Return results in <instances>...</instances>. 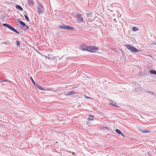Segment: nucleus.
Here are the masks:
<instances>
[{"instance_id": "obj_18", "label": "nucleus", "mask_w": 156, "mask_h": 156, "mask_svg": "<svg viewBox=\"0 0 156 156\" xmlns=\"http://www.w3.org/2000/svg\"><path fill=\"white\" fill-rule=\"evenodd\" d=\"M115 131L117 133L119 134H120L122 133L120 130L118 129H116Z\"/></svg>"}, {"instance_id": "obj_1", "label": "nucleus", "mask_w": 156, "mask_h": 156, "mask_svg": "<svg viewBox=\"0 0 156 156\" xmlns=\"http://www.w3.org/2000/svg\"><path fill=\"white\" fill-rule=\"evenodd\" d=\"M128 49L131 51L132 52L134 53H138L139 52L140 50L137 49L136 48L133 46L130 45V44H127L125 45Z\"/></svg>"}, {"instance_id": "obj_17", "label": "nucleus", "mask_w": 156, "mask_h": 156, "mask_svg": "<svg viewBox=\"0 0 156 156\" xmlns=\"http://www.w3.org/2000/svg\"><path fill=\"white\" fill-rule=\"evenodd\" d=\"M24 16L25 17V19L27 20V22H29L30 21V20L29 19V18H28L27 15H24Z\"/></svg>"}, {"instance_id": "obj_24", "label": "nucleus", "mask_w": 156, "mask_h": 156, "mask_svg": "<svg viewBox=\"0 0 156 156\" xmlns=\"http://www.w3.org/2000/svg\"><path fill=\"white\" fill-rule=\"evenodd\" d=\"M85 98H86V99H92L91 98H90L89 97L86 96H85Z\"/></svg>"}, {"instance_id": "obj_4", "label": "nucleus", "mask_w": 156, "mask_h": 156, "mask_svg": "<svg viewBox=\"0 0 156 156\" xmlns=\"http://www.w3.org/2000/svg\"><path fill=\"white\" fill-rule=\"evenodd\" d=\"M44 7L42 5H38L37 7V11L38 14L40 15L44 13Z\"/></svg>"}, {"instance_id": "obj_22", "label": "nucleus", "mask_w": 156, "mask_h": 156, "mask_svg": "<svg viewBox=\"0 0 156 156\" xmlns=\"http://www.w3.org/2000/svg\"><path fill=\"white\" fill-rule=\"evenodd\" d=\"M30 78L31 79V80L32 81V83L34 84V86H35L36 85H35V82L34 81V80H33L32 78L31 77H30Z\"/></svg>"}, {"instance_id": "obj_29", "label": "nucleus", "mask_w": 156, "mask_h": 156, "mask_svg": "<svg viewBox=\"0 0 156 156\" xmlns=\"http://www.w3.org/2000/svg\"><path fill=\"white\" fill-rule=\"evenodd\" d=\"M7 81H8V80H2L0 82H4Z\"/></svg>"}, {"instance_id": "obj_31", "label": "nucleus", "mask_w": 156, "mask_h": 156, "mask_svg": "<svg viewBox=\"0 0 156 156\" xmlns=\"http://www.w3.org/2000/svg\"><path fill=\"white\" fill-rule=\"evenodd\" d=\"M4 44H7L6 43V42H4Z\"/></svg>"}, {"instance_id": "obj_3", "label": "nucleus", "mask_w": 156, "mask_h": 156, "mask_svg": "<svg viewBox=\"0 0 156 156\" xmlns=\"http://www.w3.org/2000/svg\"><path fill=\"white\" fill-rule=\"evenodd\" d=\"M59 28L61 29H66L67 30H73L75 29L74 27L65 24H63L60 26Z\"/></svg>"}, {"instance_id": "obj_33", "label": "nucleus", "mask_w": 156, "mask_h": 156, "mask_svg": "<svg viewBox=\"0 0 156 156\" xmlns=\"http://www.w3.org/2000/svg\"><path fill=\"white\" fill-rule=\"evenodd\" d=\"M115 20H114V22H116V21H115Z\"/></svg>"}, {"instance_id": "obj_32", "label": "nucleus", "mask_w": 156, "mask_h": 156, "mask_svg": "<svg viewBox=\"0 0 156 156\" xmlns=\"http://www.w3.org/2000/svg\"><path fill=\"white\" fill-rule=\"evenodd\" d=\"M148 154L149 155H150V154H149V153H148Z\"/></svg>"}, {"instance_id": "obj_23", "label": "nucleus", "mask_w": 156, "mask_h": 156, "mask_svg": "<svg viewBox=\"0 0 156 156\" xmlns=\"http://www.w3.org/2000/svg\"><path fill=\"white\" fill-rule=\"evenodd\" d=\"M24 28L25 30H27L28 29H29V27L28 26L26 25V26H25V27Z\"/></svg>"}, {"instance_id": "obj_15", "label": "nucleus", "mask_w": 156, "mask_h": 156, "mask_svg": "<svg viewBox=\"0 0 156 156\" xmlns=\"http://www.w3.org/2000/svg\"><path fill=\"white\" fill-rule=\"evenodd\" d=\"M138 28L136 27H133L132 28V30L134 31H136L138 30Z\"/></svg>"}, {"instance_id": "obj_30", "label": "nucleus", "mask_w": 156, "mask_h": 156, "mask_svg": "<svg viewBox=\"0 0 156 156\" xmlns=\"http://www.w3.org/2000/svg\"><path fill=\"white\" fill-rule=\"evenodd\" d=\"M120 134L122 136H123V137H125L124 135L122 133Z\"/></svg>"}, {"instance_id": "obj_20", "label": "nucleus", "mask_w": 156, "mask_h": 156, "mask_svg": "<svg viewBox=\"0 0 156 156\" xmlns=\"http://www.w3.org/2000/svg\"><path fill=\"white\" fill-rule=\"evenodd\" d=\"M16 44L17 46H18L20 47V41H16Z\"/></svg>"}, {"instance_id": "obj_8", "label": "nucleus", "mask_w": 156, "mask_h": 156, "mask_svg": "<svg viewBox=\"0 0 156 156\" xmlns=\"http://www.w3.org/2000/svg\"><path fill=\"white\" fill-rule=\"evenodd\" d=\"M65 95H67V96H70L72 95L73 94H75V93L73 91H70L67 93H64Z\"/></svg>"}, {"instance_id": "obj_11", "label": "nucleus", "mask_w": 156, "mask_h": 156, "mask_svg": "<svg viewBox=\"0 0 156 156\" xmlns=\"http://www.w3.org/2000/svg\"><path fill=\"white\" fill-rule=\"evenodd\" d=\"M28 2L29 6H31L34 5V2L32 0H28Z\"/></svg>"}, {"instance_id": "obj_14", "label": "nucleus", "mask_w": 156, "mask_h": 156, "mask_svg": "<svg viewBox=\"0 0 156 156\" xmlns=\"http://www.w3.org/2000/svg\"><path fill=\"white\" fill-rule=\"evenodd\" d=\"M150 72L151 74L156 75V71L155 70H150Z\"/></svg>"}, {"instance_id": "obj_12", "label": "nucleus", "mask_w": 156, "mask_h": 156, "mask_svg": "<svg viewBox=\"0 0 156 156\" xmlns=\"http://www.w3.org/2000/svg\"><path fill=\"white\" fill-rule=\"evenodd\" d=\"M16 8L17 9L21 11H23V8L20 5H16Z\"/></svg>"}, {"instance_id": "obj_28", "label": "nucleus", "mask_w": 156, "mask_h": 156, "mask_svg": "<svg viewBox=\"0 0 156 156\" xmlns=\"http://www.w3.org/2000/svg\"><path fill=\"white\" fill-rule=\"evenodd\" d=\"M151 44L153 45H156V42H154L151 43Z\"/></svg>"}, {"instance_id": "obj_13", "label": "nucleus", "mask_w": 156, "mask_h": 156, "mask_svg": "<svg viewBox=\"0 0 156 156\" xmlns=\"http://www.w3.org/2000/svg\"><path fill=\"white\" fill-rule=\"evenodd\" d=\"M113 5H110L109 6H108V10L109 11L112 12V11L113 10Z\"/></svg>"}, {"instance_id": "obj_16", "label": "nucleus", "mask_w": 156, "mask_h": 156, "mask_svg": "<svg viewBox=\"0 0 156 156\" xmlns=\"http://www.w3.org/2000/svg\"><path fill=\"white\" fill-rule=\"evenodd\" d=\"M37 87L39 90H44L45 89L42 87H41L40 86L38 85H37Z\"/></svg>"}, {"instance_id": "obj_9", "label": "nucleus", "mask_w": 156, "mask_h": 156, "mask_svg": "<svg viewBox=\"0 0 156 156\" xmlns=\"http://www.w3.org/2000/svg\"><path fill=\"white\" fill-rule=\"evenodd\" d=\"M87 18H88L89 19H91L92 18V14L91 13H86Z\"/></svg>"}, {"instance_id": "obj_25", "label": "nucleus", "mask_w": 156, "mask_h": 156, "mask_svg": "<svg viewBox=\"0 0 156 156\" xmlns=\"http://www.w3.org/2000/svg\"><path fill=\"white\" fill-rule=\"evenodd\" d=\"M142 132L144 133H147L149 132L148 131H146V130H143Z\"/></svg>"}, {"instance_id": "obj_7", "label": "nucleus", "mask_w": 156, "mask_h": 156, "mask_svg": "<svg viewBox=\"0 0 156 156\" xmlns=\"http://www.w3.org/2000/svg\"><path fill=\"white\" fill-rule=\"evenodd\" d=\"M88 46L83 45L81 46V49L83 51H88Z\"/></svg>"}, {"instance_id": "obj_6", "label": "nucleus", "mask_w": 156, "mask_h": 156, "mask_svg": "<svg viewBox=\"0 0 156 156\" xmlns=\"http://www.w3.org/2000/svg\"><path fill=\"white\" fill-rule=\"evenodd\" d=\"M76 16L77 17L79 18L80 19V21L82 23H84L85 21L82 17V15L81 14H76Z\"/></svg>"}, {"instance_id": "obj_19", "label": "nucleus", "mask_w": 156, "mask_h": 156, "mask_svg": "<svg viewBox=\"0 0 156 156\" xmlns=\"http://www.w3.org/2000/svg\"><path fill=\"white\" fill-rule=\"evenodd\" d=\"M88 119L89 120H94V119H93V117L92 116H90L88 118Z\"/></svg>"}, {"instance_id": "obj_26", "label": "nucleus", "mask_w": 156, "mask_h": 156, "mask_svg": "<svg viewBox=\"0 0 156 156\" xmlns=\"http://www.w3.org/2000/svg\"><path fill=\"white\" fill-rule=\"evenodd\" d=\"M23 14L24 16V15H27V13L25 11L23 12Z\"/></svg>"}, {"instance_id": "obj_10", "label": "nucleus", "mask_w": 156, "mask_h": 156, "mask_svg": "<svg viewBox=\"0 0 156 156\" xmlns=\"http://www.w3.org/2000/svg\"><path fill=\"white\" fill-rule=\"evenodd\" d=\"M18 22L23 27H24L26 26V24L23 21L20 20Z\"/></svg>"}, {"instance_id": "obj_2", "label": "nucleus", "mask_w": 156, "mask_h": 156, "mask_svg": "<svg viewBox=\"0 0 156 156\" xmlns=\"http://www.w3.org/2000/svg\"><path fill=\"white\" fill-rule=\"evenodd\" d=\"M2 26H4L6 27L12 31L15 32V33L19 34V32L17 31L14 27L10 26L9 24L7 23H3L2 25Z\"/></svg>"}, {"instance_id": "obj_21", "label": "nucleus", "mask_w": 156, "mask_h": 156, "mask_svg": "<svg viewBox=\"0 0 156 156\" xmlns=\"http://www.w3.org/2000/svg\"><path fill=\"white\" fill-rule=\"evenodd\" d=\"M44 56L46 58L48 59L49 60H50L51 59V58L49 56V55L48 56L45 55H44Z\"/></svg>"}, {"instance_id": "obj_27", "label": "nucleus", "mask_w": 156, "mask_h": 156, "mask_svg": "<svg viewBox=\"0 0 156 156\" xmlns=\"http://www.w3.org/2000/svg\"><path fill=\"white\" fill-rule=\"evenodd\" d=\"M111 105H112L114 106H115V107H119L118 106L116 105H115L114 104H112V103H111L110 104Z\"/></svg>"}, {"instance_id": "obj_5", "label": "nucleus", "mask_w": 156, "mask_h": 156, "mask_svg": "<svg viewBox=\"0 0 156 156\" xmlns=\"http://www.w3.org/2000/svg\"><path fill=\"white\" fill-rule=\"evenodd\" d=\"M98 48L94 46H88V51L90 52H94L95 51L98 50Z\"/></svg>"}]
</instances>
